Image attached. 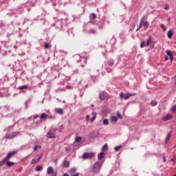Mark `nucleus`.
<instances>
[{
    "mask_svg": "<svg viewBox=\"0 0 176 176\" xmlns=\"http://www.w3.org/2000/svg\"><path fill=\"white\" fill-rule=\"evenodd\" d=\"M102 163L100 162H96L94 164L92 171L94 173H99L101 169Z\"/></svg>",
    "mask_w": 176,
    "mask_h": 176,
    "instance_id": "nucleus-1",
    "label": "nucleus"
},
{
    "mask_svg": "<svg viewBox=\"0 0 176 176\" xmlns=\"http://www.w3.org/2000/svg\"><path fill=\"white\" fill-rule=\"evenodd\" d=\"M95 153H85L83 155H82V158L85 159V160H87V159H91V158H94L95 157Z\"/></svg>",
    "mask_w": 176,
    "mask_h": 176,
    "instance_id": "nucleus-2",
    "label": "nucleus"
},
{
    "mask_svg": "<svg viewBox=\"0 0 176 176\" xmlns=\"http://www.w3.org/2000/svg\"><path fill=\"white\" fill-rule=\"evenodd\" d=\"M151 45V47H155V41L154 39L153 38L152 36H150L147 43H146V46L148 47Z\"/></svg>",
    "mask_w": 176,
    "mask_h": 176,
    "instance_id": "nucleus-3",
    "label": "nucleus"
},
{
    "mask_svg": "<svg viewBox=\"0 0 176 176\" xmlns=\"http://www.w3.org/2000/svg\"><path fill=\"white\" fill-rule=\"evenodd\" d=\"M42 157H43V154H41L39 155H36V157H37V158H34V159L32 160L30 164H36V163L38 162L41 160V159L42 158Z\"/></svg>",
    "mask_w": 176,
    "mask_h": 176,
    "instance_id": "nucleus-4",
    "label": "nucleus"
},
{
    "mask_svg": "<svg viewBox=\"0 0 176 176\" xmlns=\"http://www.w3.org/2000/svg\"><path fill=\"white\" fill-rule=\"evenodd\" d=\"M16 153H17V151H16L10 152V153L5 157V158L8 161L11 157H12L13 156H14Z\"/></svg>",
    "mask_w": 176,
    "mask_h": 176,
    "instance_id": "nucleus-5",
    "label": "nucleus"
},
{
    "mask_svg": "<svg viewBox=\"0 0 176 176\" xmlns=\"http://www.w3.org/2000/svg\"><path fill=\"white\" fill-rule=\"evenodd\" d=\"M54 173H57V172L54 171V168L52 166H49L47 168V174L48 175H54Z\"/></svg>",
    "mask_w": 176,
    "mask_h": 176,
    "instance_id": "nucleus-6",
    "label": "nucleus"
},
{
    "mask_svg": "<svg viewBox=\"0 0 176 176\" xmlns=\"http://www.w3.org/2000/svg\"><path fill=\"white\" fill-rule=\"evenodd\" d=\"M120 98L121 100L124 99V100H126L129 99V98H130L129 93H127L126 95L124 93H120Z\"/></svg>",
    "mask_w": 176,
    "mask_h": 176,
    "instance_id": "nucleus-7",
    "label": "nucleus"
},
{
    "mask_svg": "<svg viewBox=\"0 0 176 176\" xmlns=\"http://www.w3.org/2000/svg\"><path fill=\"white\" fill-rule=\"evenodd\" d=\"M107 97V94L106 92H102L99 95V99L100 100H104Z\"/></svg>",
    "mask_w": 176,
    "mask_h": 176,
    "instance_id": "nucleus-8",
    "label": "nucleus"
},
{
    "mask_svg": "<svg viewBox=\"0 0 176 176\" xmlns=\"http://www.w3.org/2000/svg\"><path fill=\"white\" fill-rule=\"evenodd\" d=\"M18 134H19V133L14 132V133H12L10 135H6V138H7V139H12V138L16 137Z\"/></svg>",
    "mask_w": 176,
    "mask_h": 176,
    "instance_id": "nucleus-9",
    "label": "nucleus"
},
{
    "mask_svg": "<svg viewBox=\"0 0 176 176\" xmlns=\"http://www.w3.org/2000/svg\"><path fill=\"white\" fill-rule=\"evenodd\" d=\"M55 112L60 115H63L64 114V109L61 108H56L55 109Z\"/></svg>",
    "mask_w": 176,
    "mask_h": 176,
    "instance_id": "nucleus-10",
    "label": "nucleus"
},
{
    "mask_svg": "<svg viewBox=\"0 0 176 176\" xmlns=\"http://www.w3.org/2000/svg\"><path fill=\"white\" fill-rule=\"evenodd\" d=\"M171 118H173V116L170 114H168L167 116H166L165 117L163 118V120L164 121H167V120H170Z\"/></svg>",
    "mask_w": 176,
    "mask_h": 176,
    "instance_id": "nucleus-11",
    "label": "nucleus"
},
{
    "mask_svg": "<svg viewBox=\"0 0 176 176\" xmlns=\"http://www.w3.org/2000/svg\"><path fill=\"white\" fill-rule=\"evenodd\" d=\"M105 157V153L103 152H101L100 153H99L98 155V160H102V158H104Z\"/></svg>",
    "mask_w": 176,
    "mask_h": 176,
    "instance_id": "nucleus-12",
    "label": "nucleus"
},
{
    "mask_svg": "<svg viewBox=\"0 0 176 176\" xmlns=\"http://www.w3.org/2000/svg\"><path fill=\"white\" fill-rule=\"evenodd\" d=\"M166 54L169 56L170 60H173V53L169 50H166Z\"/></svg>",
    "mask_w": 176,
    "mask_h": 176,
    "instance_id": "nucleus-13",
    "label": "nucleus"
},
{
    "mask_svg": "<svg viewBox=\"0 0 176 176\" xmlns=\"http://www.w3.org/2000/svg\"><path fill=\"white\" fill-rule=\"evenodd\" d=\"M47 137L49 138H55V135H54V133H53L52 132H48L47 133Z\"/></svg>",
    "mask_w": 176,
    "mask_h": 176,
    "instance_id": "nucleus-14",
    "label": "nucleus"
},
{
    "mask_svg": "<svg viewBox=\"0 0 176 176\" xmlns=\"http://www.w3.org/2000/svg\"><path fill=\"white\" fill-rule=\"evenodd\" d=\"M76 171H77V168H70V169L69 170V173L71 175L74 174Z\"/></svg>",
    "mask_w": 176,
    "mask_h": 176,
    "instance_id": "nucleus-15",
    "label": "nucleus"
},
{
    "mask_svg": "<svg viewBox=\"0 0 176 176\" xmlns=\"http://www.w3.org/2000/svg\"><path fill=\"white\" fill-rule=\"evenodd\" d=\"M173 35V31L170 30V31L168 32V33H167V36H168V38L169 39L172 38Z\"/></svg>",
    "mask_w": 176,
    "mask_h": 176,
    "instance_id": "nucleus-16",
    "label": "nucleus"
},
{
    "mask_svg": "<svg viewBox=\"0 0 176 176\" xmlns=\"http://www.w3.org/2000/svg\"><path fill=\"white\" fill-rule=\"evenodd\" d=\"M69 165H70V162L67 160H65L63 163V167H65V168L69 167Z\"/></svg>",
    "mask_w": 176,
    "mask_h": 176,
    "instance_id": "nucleus-17",
    "label": "nucleus"
},
{
    "mask_svg": "<svg viewBox=\"0 0 176 176\" xmlns=\"http://www.w3.org/2000/svg\"><path fill=\"white\" fill-rule=\"evenodd\" d=\"M96 19V14H94V13L90 14V15H89V19H90V20H94V19Z\"/></svg>",
    "mask_w": 176,
    "mask_h": 176,
    "instance_id": "nucleus-18",
    "label": "nucleus"
},
{
    "mask_svg": "<svg viewBox=\"0 0 176 176\" xmlns=\"http://www.w3.org/2000/svg\"><path fill=\"white\" fill-rule=\"evenodd\" d=\"M7 161L8 160L4 157L1 161H0V166H3Z\"/></svg>",
    "mask_w": 176,
    "mask_h": 176,
    "instance_id": "nucleus-19",
    "label": "nucleus"
},
{
    "mask_svg": "<svg viewBox=\"0 0 176 176\" xmlns=\"http://www.w3.org/2000/svg\"><path fill=\"white\" fill-rule=\"evenodd\" d=\"M47 115L45 114V113H43L41 116H40V119H47Z\"/></svg>",
    "mask_w": 176,
    "mask_h": 176,
    "instance_id": "nucleus-20",
    "label": "nucleus"
},
{
    "mask_svg": "<svg viewBox=\"0 0 176 176\" xmlns=\"http://www.w3.org/2000/svg\"><path fill=\"white\" fill-rule=\"evenodd\" d=\"M111 120L114 122H118V118L117 116H111Z\"/></svg>",
    "mask_w": 176,
    "mask_h": 176,
    "instance_id": "nucleus-21",
    "label": "nucleus"
},
{
    "mask_svg": "<svg viewBox=\"0 0 176 176\" xmlns=\"http://www.w3.org/2000/svg\"><path fill=\"white\" fill-rule=\"evenodd\" d=\"M171 135H172V132H170V133H168V135H167V136L166 138V143H167L168 142Z\"/></svg>",
    "mask_w": 176,
    "mask_h": 176,
    "instance_id": "nucleus-22",
    "label": "nucleus"
},
{
    "mask_svg": "<svg viewBox=\"0 0 176 176\" xmlns=\"http://www.w3.org/2000/svg\"><path fill=\"white\" fill-rule=\"evenodd\" d=\"M43 169V167L42 166H37L35 168L36 171H41Z\"/></svg>",
    "mask_w": 176,
    "mask_h": 176,
    "instance_id": "nucleus-23",
    "label": "nucleus"
},
{
    "mask_svg": "<svg viewBox=\"0 0 176 176\" xmlns=\"http://www.w3.org/2000/svg\"><path fill=\"white\" fill-rule=\"evenodd\" d=\"M107 150H108V144H105L102 146L101 151H106Z\"/></svg>",
    "mask_w": 176,
    "mask_h": 176,
    "instance_id": "nucleus-24",
    "label": "nucleus"
},
{
    "mask_svg": "<svg viewBox=\"0 0 176 176\" xmlns=\"http://www.w3.org/2000/svg\"><path fill=\"white\" fill-rule=\"evenodd\" d=\"M143 26L145 28H148L149 27V23L148 21L143 22Z\"/></svg>",
    "mask_w": 176,
    "mask_h": 176,
    "instance_id": "nucleus-25",
    "label": "nucleus"
},
{
    "mask_svg": "<svg viewBox=\"0 0 176 176\" xmlns=\"http://www.w3.org/2000/svg\"><path fill=\"white\" fill-rule=\"evenodd\" d=\"M107 63L109 65L112 66L114 64V60L110 59L108 60Z\"/></svg>",
    "mask_w": 176,
    "mask_h": 176,
    "instance_id": "nucleus-26",
    "label": "nucleus"
},
{
    "mask_svg": "<svg viewBox=\"0 0 176 176\" xmlns=\"http://www.w3.org/2000/svg\"><path fill=\"white\" fill-rule=\"evenodd\" d=\"M102 123L104 125H109V120L105 118L104 120H103Z\"/></svg>",
    "mask_w": 176,
    "mask_h": 176,
    "instance_id": "nucleus-27",
    "label": "nucleus"
},
{
    "mask_svg": "<svg viewBox=\"0 0 176 176\" xmlns=\"http://www.w3.org/2000/svg\"><path fill=\"white\" fill-rule=\"evenodd\" d=\"M122 148V145H118L114 148L115 151H118Z\"/></svg>",
    "mask_w": 176,
    "mask_h": 176,
    "instance_id": "nucleus-28",
    "label": "nucleus"
},
{
    "mask_svg": "<svg viewBox=\"0 0 176 176\" xmlns=\"http://www.w3.org/2000/svg\"><path fill=\"white\" fill-rule=\"evenodd\" d=\"M18 89L19 90L27 89H28V85H23V86L19 87Z\"/></svg>",
    "mask_w": 176,
    "mask_h": 176,
    "instance_id": "nucleus-29",
    "label": "nucleus"
},
{
    "mask_svg": "<svg viewBox=\"0 0 176 176\" xmlns=\"http://www.w3.org/2000/svg\"><path fill=\"white\" fill-rule=\"evenodd\" d=\"M6 165H8V166H12L14 165V162H7Z\"/></svg>",
    "mask_w": 176,
    "mask_h": 176,
    "instance_id": "nucleus-30",
    "label": "nucleus"
},
{
    "mask_svg": "<svg viewBox=\"0 0 176 176\" xmlns=\"http://www.w3.org/2000/svg\"><path fill=\"white\" fill-rule=\"evenodd\" d=\"M151 106L155 107L157 104V102L156 101H151L150 103Z\"/></svg>",
    "mask_w": 176,
    "mask_h": 176,
    "instance_id": "nucleus-31",
    "label": "nucleus"
},
{
    "mask_svg": "<svg viewBox=\"0 0 176 176\" xmlns=\"http://www.w3.org/2000/svg\"><path fill=\"white\" fill-rule=\"evenodd\" d=\"M171 112L175 113L176 112V104L174 105L171 109Z\"/></svg>",
    "mask_w": 176,
    "mask_h": 176,
    "instance_id": "nucleus-32",
    "label": "nucleus"
},
{
    "mask_svg": "<svg viewBox=\"0 0 176 176\" xmlns=\"http://www.w3.org/2000/svg\"><path fill=\"white\" fill-rule=\"evenodd\" d=\"M146 46V41H143L140 44V47L144 48Z\"/></svg>",
    "mask_w": 176,
    "mask_h": 176,
    "instance_id": "nucleus-33",
    "label": "nucleus"
},
{
    "mask_svg": "<svg viewBox=\"0 0 176 176\" xmlns=\"http://www.w3.org/2000/svg\"><path fill=\"white\" fill-rule=\"evenodd\" d=\"M89 34H96V30L94 29H91L89 32Z\"/></svg>",
    "mask_w": 176,
    "mask_h": 176,
    "instance_id": "nucleus-34",
    "label": "nucleus"
},
{
    "mask_svg": "<svg viewBox=\"0 0 176 176\" xmlns=\"http://www.w3.org/2000/svg\"><path fill=\"white\" fill-rule=\"evenodd\" d=\"M160 28H161L162 29H163L164 31H166V30H167L166 26H165L164 24H161V25H160Z\"/></svg>",
    "mask_w": 176,
    "mask_h": 176,
    "instance_id": "nucleus-35",
    "label": "nucleus"
},
{
    "mask_svg": "<svg viewBox=\"0 0 176 176\" xmlns=\"http://www.w3.org/2000/svg\"><path fill=\"white\" fill-rule=\"evenodd\" d=\"M117 116L120 118V120L123 119V117L120 113H117Z\"/></svg>",
    "mask_w": 176,
    "mask_h": 176,
    "instance_id": "nucleus-36",
    "label": "nucleus"
},
{
    "mask_svg": "<svg viewBox=\"0 0 176 176\" xmlns=\"http://www.w3.org/2000/svg\"><path fill=\"white\" fill-rule=\"evenodd\" d=\"M81 140H82V138L81 137H77L75 139V141L77 142H80Z\"/></svg>",
    "mask_w": 176,
    "mask_h": 176,
    "instance_id": "nucleus-37",
    "label": "nucleus"
},
{
    "mask_svg": "<svg viewBox=\"0 0 176 176\" xmlns=\"http://www.w3.org/2000/svg\"><path fill=\"white\" fill-rule=\"evenodd\" d=\"M44 47H45V49H49V48L51 47L50 45L48 44V43H45Z\"/></svg>",
    "mask_w": 176,
    "mask_h": 176,
    "instance_id": "nucleus-38",
    "label": "nucleus"
},
{
    "mask_svg": "<svg viewBox=\"0 0 176 176\" xmlns=\"http://www.w3.org/2000/svg\"><path fill=\"white\" fill-rule=\"evenodd\" d=\"M136 95H137L136 93H129V96L130 98L132 97V96H136Z\"/></svg>",
    "mask_w": 176,
    "mask_h": 176,
    "instance_id": "nucleus-39",
    "label": "nucleus"
},
{
    "mask_svg": "<svg viewBox=\"0 0 176 176\" xmlns=\"http://www.w3.org/2000/svg\"><path fill=\"white\" fill-rule=\"evenodd\" d=\"M146 19H147V16H144L142 19V20H141L142 23H144V21L146 20Z\"/></svg>",
    "mask_w": 176,
    "mask_h": 176,
    "instance_id": "nucleus-40",
    "label": "nucleus"
},
{
    "mask_svg": "<svg viewBox=\"0 0 176 176\" xmlns=\"http://www.w3.org/2000/svg\"><path fill=\"white\" fill-rule=\"evenodd\" d=\"M163 157L164 162H166V154L165 153L163 154V157Z\"/></svg>",
    "mask_w": 176,
    "mask_h": 176,
    "instance_id": "nucleus-41",
    "label": "nucleus"
},
{
    "mask_svg": "<svg viewBox=\"0 0 176 176\" xmlns=\"http://www.w3.org/2000/svg\"><path fill=\"white\" fill-rule=\"evenodd\" d=\"M96 119V116H94L93 118H91V119L90 120V121H91V122H94Z\"/></svg>",
    "mask_w": 176,
    "mask_h": 176,
    "instance_id": "nucleus-42",
    "label": "nucleus"
},
{
    "mask_svg": "<svg viewBox=\"0 0 176 176\" xmlns=\"http://www.w3.org/2000/svg\"><path fill=\"white\" fill-rule=\"evenodd\" d=\"M38 148H41V146H34V150L36 151L38 149Z\"/></svg>",
    "mask_w": 176,
    "mask_h": 176,
    "instance_id": "nucleus-43",
    "label": "nucleus"
},
{
    "mask_svg": "<svg viewBox=\"0 0 176 176\" xmlns=\"http://www.w3.org/2000/svg\"><path fill=\"white\" fill-rule=\"evenodd\" d=\"M38 117H39L38 115H34V116H33V118H34V119H36V118H38Z\"/></svg>",
    "mask_w": 176,
    "mask_h": 176,
    "instance_id": "nucleus-44",
    "label": "nucleus"
},
{
    "mask_svg": "<svg viewBox=\"0 0 176 176\" xmlns=\"http://www.w3.org/2000/svg\"><path fill=\"white\" fill-rule=\"evenodd\" d=\"M142 25H143V23H142V21H140V24L138 28L140 29L142 27Z\"/></svg>",
    "mask_w": 176,
    "mask_h": 176,
    "instance_id": "nucleus-45",
    "label": "nucleus"
},
{
    "mask_svg": "<svg viewBox=\"0 0 176 176\" xmlns=\"http://www.w3.org/2000/svg\"><path fill=\"white\" fill-rule=\"evenodd\" d=\"M80 175V173H76L75 175H72V176H79Z\"/></svg>",
    "mask_w": 176,
    "mask_h": 176,
    "instance_id": "nucleus-46",
    "label": "nucleus"
},
{
    "mask_svg": "<svg viewBox=\"0 0 176 176\" xmlns=\"http://www.w3.org/2000/svg\"><path fill=\"white\" fill-rule=\"evenodd\" d=\"M169 59H170V58L168 56L165 57V60H168Z\"/></svg>",
    "mask_w": 176,
    "mask_h": 176,
    "instance_id": "nucleus-47",
    "label": "nucleus"
},
{
    "mask_svg": "<svg viewBox=\"0 0 176 176\" xmlns=\"http://www.w3.org/2000/svg\"><path fill=\"white\" fill-rule=\"evenodd\" d=\"M164 10H169V7H164Z\"/></svg>",
    "mask_w": 176,
    "mask_h": 176,
    "instance_id": "nucleus-48",
    "label": "nucleus"
},
{
    "mask_svg": "<svg viewBox=\"0 0 176 176\" xmlns=\"http://www.w3.org/2000/svg\"><path fill=\"white\" fill-rule=\"evenodd\" d=\"M50 176H57V173H54L52 175H50Z\"/></svg>",
    "mask_w": 176,
    "mask_h": 176,
    "instance_id": "nucleus-49",
    "label": "nucleus"
},
{
    "mask_svg": "<svg viewBox=\"0 0 176 176\" xmlns=\"http://www.w3.org/2000/svg\"><path fill=\"white\" fill-rule=\"evenodd\" d=\"M63 176H69L68 173H65Z\"/></svg>",
    "mask_w": 176,
    "mask_h": 176,
    "instance_id": "nucleus-50",
    "label": "nucleus"
},
{
    "mask_svg": "<svg viewBox=\"0 0 176 176\" xmlns=\"http://www.w3.org/2000/svg\"><path fill=\"white\" fill-rule=\"evenodd\" d=\"M140 28H138L136 30L135 32H138V31L140 30Z\"/></svg>",
    "mask_w": 176,
    "mask_h": 176,
    "instance_id": "nucleus-51",
    "label": "nucleus"
},
{
    "mask_svg": "<svg viewBox=\"0 0 176 176\" xmlns=\"http://www.w3.org/2000/svg\"><path fill=\"white\" fill-rule=\"evenodd\" d=\"M86 118H87V119H89V116H86Z\"/></svg>",
    "mask_w": 176,
    "mask_h": 176,
    "instance_id": "nucleus-52",
    "label": "nucleus"
},
{
    "mask_svg": "<svg viewBox=\"0 0 176 176\" xmlns=\"http://www.w3.org/2000/svg\"><path fill=\"white\" fill-rule=\"evenodd\" d=\"M94 107V104H91V107Z\"/></svg>",
    "mask_w": 176,
    "mask_h": 176,
    "instance_id": "nucleus-53",
    "label": "nucleus"
},
{
    "mask_svg": "<svg viewBox=\"0 0 176 176\" xmlns=\"http://www.w3.org/2000/svg\"><path fill=\"white\" fill-rule=\"evenodd\" d=\"M174 176H176V174H175V175H174Z\"/></svg>",
    "mask_w": 176,
    "mask_h": 176,
    "instance_id": "nucleus-54",
    "label": "nucleus"
},
{
    "mask_svg": "<svg viewBox=\"0 0 176 176\" xmlns=\"http://www.w3.org/2000/svg\"><path fill=\"white\" fill-rule=\"evenodd\" d=\"M175 147H176V145H175Z\"/></svg>",
    "mask_w": 176,
    "mask_h": 176,
    "instance_id": "nucleus-55",
    "label": "nucleus"
},
{
    "mask_svg": "<svg viewBox=\"0 0 176 176\" xmlns=\"http://www.w3.org/2000/svg\"><path fill=\"white\" fill-rule=\"evenodd\" d=\"M175 84H176V82H175Z\"/></svg>",
    "mask_w": 176,
    "mask_h": 176,
    "instance_id": "nucleus-56",
    "label": "nucleus"
}]
</instances>
